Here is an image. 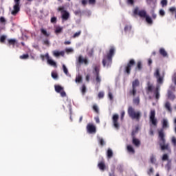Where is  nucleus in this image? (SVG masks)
I'll list each match as a JSON object with an SVG mask.
<instances>
[{
    "instance_id": "obj_1",
    "label": "nucleus",
    "mask_w": 176,
    "mask_h": 176,
    "mask_svg": "<svg viewBox=\"0 0 176 176\" xmlns=\"http://www.w3.org/2000/svg\"><path fill=\"white\" fill-rule=\"evenodd\" d=\"M158 144L161 151H168V152H171L170 144L167 143L166 141V134H164V130L163 129L158 131Z\"/></svg>"
},
{
    "instance_id": "obj_2",
    "label": "nucleus",
    "mask_w": 176,
    "mask_h": 176,
    "mask_svg": "<svg viewBox=\"0 0 176 176\" xmlns=\"http://www.w3.org/2000/svg\"><path fill=\"white\" fill-rule=\"evenodd\" d=\"M115 47H111L107 54L103 56L102 65L103 67H109L112 64V57L115 55Z\"/></svg>"
},
{
    "instance_id": "obj_3",
    "label": "nucleus",
    "mask_w": 176,
    "mask_h": 176,
    "mask_svg": "<svg viewBox=\"0 0 176 176\" xmlns=\"http://www.w3.org/2000/svg\"><path fill=\"white\" fill-rule=\"evenodd\" d=\"M128 115L132 119L137 120V122H140V120L141 119V112L135 111V109L131 106L128 108Z\"/></svg>"
},
{
    "instance_id": "obj_4",
    "label": "nucleus",
    "mask_w": 176,
    "mask_h": 176,
    "mask_svg": "<svg viewBox=\"0 0 176 176\" xmlns=\"http://www.w3.org/2000/svg\"><path fill=\"white\" fill-rule=\"evenodd\" d=\"M138 86H140V80L135 79L132 82V89L129 91L130 96L135 97V95L137 94V87H138Z\"/></svg>"
},
{
    "instance_id": "obj_5",
    "label": "nucleus",
    "mask_w": 176,
    "mask_h": 176,
    "mask_svg": "<svg viewBox=\"0 0 176 176\" xmlns=\"http://www.w3.org/2000/svg\"><path fill=\"white\" fill-rule=\"evenodd\" d=\"M135 65V60L134 59H131L125 67L124 72L127 74V75H130L131 74V67Z\"/></svg>"
},
{
    "instance_id": "obj_6",
    "label": "nucleus",
    "mask_w": 176,
    "mask_h": 176,
    "mask_svg": "<svg viewBox=\"0 0 176 176\" xmlns=\"http://www.w3.org/2000/svg\"><path fill=\"white\" fill-rule=\"evenodd\" d=\"M93 74L96 75V80L97 83H101V78H100V65H96L94 67Z\"/></svg>"
},
{
    "instance_id": "obj_7",
    "label": "nucleus",
    "mask_w": 176,
    "mask_h": 176,
    "mask_svg": "<svg viewBox=\"0 0 176 176\" xmlns=\"http://www.w3.org/2000/svg\"><path fill=\"white\" fill-rule=\"evenodd\" d=\"M154 76L156 78L157 83L160 85H163L164 76H160V70L159 69H155V72H154Z\"/></svg>"
},
{
    "instance_id": "obj_8",
    "label": "nucleus",
    "mask_w": 176,
    "mask_h": 176,
    "mask_svg": "<svg viewBox=\"0 0 176 176\" xmlns=\"http://www.w3.org/2000/svg\"><path fill=\"white\" fill-rule=\"evenodd\" d=\"M14 10L11 12L12 16H16L18 12H20V0H14Z\"/></svg>"
},
{
    "instance_id": "obj_9",
    "label": "nucleus",
    "mask_w": 176,
    "mask_h": 176,
    "mask_svg": "<svg viewBox=\"0 0 176 176\" xmlns=\"http://www.w3.org/2000/svg\"><path fill=\"white\" fill-rule=\"evenodd\" d=\"M133 14L135 16H140V17H144L145 18L147 15H146V11L142 10L138 11V8H135L133 10Z\"/></svg>"
},
{
    "instance_id": "obj_10",
    "label": "nucleus",
    "mask_w": 176,
    "mask_h": 176,
    "mask_svg": "<svg viewBox=\"0 0 176 176\" xmlns=\"http://www.w3.org/2000/svg\"><path fill=\"white\" fill-rule=\"evenodd\" d=\"M112 120H113V124L115 129H116V130H119V129L120 127V125L119 124V122H118L119 115L114 114L113 116Z\"/></svg>"
},
{
    "instance_id": "obj_11",
    "label": "nucleus",
    "mask_w": 176,
    "mask_h": 176,
    "mask_svg": "<svg viewBox=\"0 0 176 176\" xmlns=\"http://www.w3.org/2000/svg\"><path fill=\"white\" fill-rule=\"evenodd\" d=\"M156 116V111L155 110H151L150 113V122H151L153 126H157V120L155 118Z\"/></svg>"
},
{
    "instance_id": "obj_12",
    "label": "nucleus",
    "mask_w": 176,
    "mask_h": 176,
    "mask_svg": "<svg viewBox=\"0 0 176 176\" xmlns=\"http://www.w3.org/2000/svg\"><path fill=\"white\" fill-rule=\"evenodd\" d=\"M87 131L89 134H96L97 129L96 128V125L93 124H88L87 125Z\"/></svg>"
},
{
    "instance_id": "obj_13",
    "label": "nucleus",
    "mask_w": 176,
    "mask_h": 176,
    "mask_svg": "<svg viewBox=\"0 0 176 176\" xmlns=\"http://www.w3.org/2000/svg\"><path fill=\"white\" fill-rule=\"evenodd\" d=\"M45 58H46L47 63V64H49V65H51L52 67H57V63L54 60L50 59V56H49L48 53L45 54Z\"/></svg>"
},
{
    "instance_id": "obj_14",
    "label": "nucleus",
    "mask_w": 176,
    "mask_h": 176,
    "mask_svg": "<svg viewBox=\"0 0 176 176\" xmlns=\"http://www.w3.org/2000/svg\"><path fill=\"white\" fill-rule=\"evenodd\" d=\"M78 64H85V65H87L89 64V60L85 57L84 58L83 56L80 55L78 58Z\"/></svg>"
},
{
    "instance_id": "obj_15",
    "label": "nucleus",
    "mask_w": 176,
    "mask_h": 176,
    "mask_svg": "<svg viewBox=\"0 0 176 176\" xmlns=\"http://www.w3.org/2000/svg\"><path fill=\"white\" fill-rule=\"evenodd\" d=\"M160 86L157 85L156 87H155V89L154 91V94L155 96V98L157 100H159L160 98Z\"/></svg>"
},
{
    "instance_id": "obj_16",
    "label": "nucleus",
    "mask_w": 176,
    "mask_h": 176,
    "mask_svg": "<svg viewBox=\"0 0 176 176\" xmlns=\"http://www.w3.org/2000/svg\"><path fill=\"white\" fill-rule=\"evenodd\" d=\"M132 144L133 145L136 146V148H139V146L141 145V141L139 140V139H137L136 138H132Z\"/></svg>"
},
{
    "instance_id": "obj_17",
    "label": "nucleus",
    "mask_w": 176,
    "mask_h": 176,
    "mask_svg": "<svg viewBox=\"0 0 176 176\" xmlns=\"http://www.w3.org/2000/svg\"><path fill=\"white\" fill-rule=\"evenodd\" d=\"M153 89H155V87H153V85H152L151 82H148L147 87L146 88L147 93H152V91H153Z\"/></svg>"
},
{
    "instance_id": "obj_18",
    "label": "nucleus",
    "mask_w": 176,
    "mask_h": 176,
    "mask_svg": "<svg viewBox=\"0 0 176 176\" xmlns=\"http://www.w3.org/2000/svg\"><path fill=\"white\" fill-rule=\"evenodd\" d=\"M98 167L101 170V171H105L106 166L105 162L101 161L98 164Z\"/></svg>"
},
{
    "instance_id": "obj_19",
    "label": "nucleus",
    "mask_w": 176,
    "mask_h": 176,
    "mask_svg": "<svg viewBox=\"0 0 176 176\" xmlns=\"http://www.w3.org/2000/svg\"><path fill=\"white\" fill-rule=\"evenodd\" d=\"M53 54L55 57H59V56H64V54H65V52H64V51L59 52V51L55 50L53 52Z\"/></svg>"
},
{
    "instance_id": "obj_20",
    "label": "nucleus",
    "mask_w": 176,
    "mask_h": 176,
    "mask_svg": "<svg viewBox=\"0 0 176 176\" xmlns=\"http://www.w3.org/2000/svg\"><path fill=\"white\" fill-rule=\"evenodd\" d=\"M62 19L63 20H68L69 19V13L67 11H64V12L62 13Z\"/></svg>"
},
{
    "instance_id": "obj_21",
    "label": "nucleus",
    "mask_w": 176,
    "mask_h": 176,
    "mask_svg": "<svg viewBox=\"0 0 176 176\" xmlns=\"http://www.w3.org/2000/svg\"><path fill=\"white\" fill-rule=\"evenodd\" d=\"M55 91L56 93H61L63 90H64V87L60 86V85H55L54 86Z\"/></svg>"
},
{
    "instance_id": "obj_22",
    "label": "nucleus",
    "mask_w": 176,
    "mask_h": 176,
    "mask_svg": "<svg viewBox=\"0 0 176 176\" xmlns=\"http://www.w3.org/2000/svg\"><path fill=\"white\" fill-rule=\"evenodd\" d=\"M159 52L161 56H162L163 57H167V52H166V50H164V48H160Z\"/></svg>"
},
{
    "instance_id": "obj_23",
    "label": "nucleus",
    "mask_w": 176,
    "mask_h": 176,
    "mask_svg": "<svg viewBox=\"0 0 176 176\" xmlns=\"http://www.w3.org/2000/svg\"><path fill=\"white\" fill-rule=\"evenodd\" d=\"M8 46H14V45L17 43V41H16V39L10 38V39H8Z\"/></svg>"
},
{
    "instance_id": "obj_24",
    "label": "nucleus",
    "mask_w": 176,
    "mask_h": 176,
    "mask_svg": "<svg viewBox=\"0 0 176 176\" xmlns=\"http://www.w3.org/2000/svg\"><path fill=\"white\" fill-rule=\"evenodd\" d=\"M165 108L168 111V112H173V109H171V104H170V102H166L165 103Z\"/></svg>"
},
{
    "instance_id": "obj_25",
    "label": "nucleus",
    "mask_w": 176,
    "mask_h": 176,
    "mask_svg": "<svg viewBox=\"0 0 176 176\" xmlns=\"http://www.w3.org/2000/svg\"><path fill=\"white\" fill-rule=\"evenodd\" d=\"M162 129H168V121L166 119L162 120Z\"/></svg>"
},
{
    "instance_id": "obj_26",
    "label": "nucleus",
    "mask_w": 176,
    "mask_h": 176,
    "mask_svg": "<svg viewBox=\"0 0 176 176\" xmlns=\"http://www.w3.org/2000/svg\"><path fill=\"white\" fill-rule=\"evenodd\" d=\"M144 19H146V21L148 23V24H153V21H152V18H151L149 16L146 15Z\"/></svg>"
},
{
    "instance_id": "obj_27",
    "label": "nucleus",
    "mask_w": 176,
    "mask_h": 176,
    "mask_svg": "<svg viewBox=\"0 0 176 176\" xmlns=\"http://www.w3.org/2000/svg\"><path fill=\"white\" fill-rule=\"evenodd\" d=\"M150 162L152 164H155V163H156V157L155 155H153V154L150 157Z\"/></svg>"
},
{
    "instance_id": "obj_28",
    "label": "nucleus",
    "mask_w": 176,
    "mask_h": 176,
    "mask_svg": "<svg viewBox=\"0 0 176 176\" xmlns=\"http://www.w3.org/2000/svg\"><path fill=\"white\" fill-rule=\"evenodd\" d=\"M136 69H138V71H141V69H142V63L141 61L138 62Z\"/></svg>"
},
{
    "instance_id": "obj_29",
    "label": "nucleus",
    "mask_w": 176,
    "mask_h": 176,
    "mask_svg": "<svg viewBox=\"0 0 176 176\" xmlns=\"http://www.w3.org/2000/svg\"><path fill=\"white\" fill-rule=\"evenodd\" d=\"M112 156H113V152H112V150H111V148H109L107 150V157H109V159H111Z\"/></svg>"
},
{
    "instance_id": "obj_30",
    "label": "nucleus",
    "mask_w": 176,
    "mask_h": 176,
    "mask_svg": "<svg viewBox=\"0 0 176 176\" xmlns=\"http://www.w3.org/2000/svg\"><path fill=\"white\" fill-rule=\"evenodd\" d=\"M127 151H128V152H130L131 153H135V151L134 150L133 146H131V145L127 146Z\"/></svg>"
},
{
    "instance_id": "obj_31",
    "label": "nucleus",
    "mask_w": 176,
    "mask_h": 176,
    "mask_svg": "<svg viewBox=\"0 0 176 176\" xmlns=\"http://www.w3.org/2000/svg\"><path fill=\"white\" fill-rule=\"evenodd\" d=\"M133 104H135V105H139V104H140V97H137V98H133Z\"/></svg>"
},
{
    "instance_id": "obj_32",
    "label": "nucleus",
    "mask_w": 176,
    "mask_h": 176,
    "mask_svg": "<svg viewBox=\"0 0 176 176\" xmlns=\"http://www.w3.org/2000/svg\"><path fill=\"white\" fill-rule=\"evenodd\" d=\"M60 32H63V28L61 27H56L55 30L56 34H60Z\"/></svg>"
},
{
    "instance_id": "obj_33",
    "label": "nucleus",
    "mask_w": 176,
    "mask_h": 176,
    "mask_svg": "<svg viewBox=\"0 0 176 176\" xmlns=\"http://www.w3.org/2000/svg\"><path fill=\"white\" fill-rule=\"evenodd\" d=\"M138 133V127H136V129L135 131H132L131 132V137L132 138H135V134Z\"/></svg>"
},
{
    "instance_id": "obj_34",
    "label": "nucleus",
    "mask_w": 176,
    "mask_h": 176,
    "mask_svg": "<svg viewBox=\"0 0 176 176\" xmlns=\"http://www.w3.org/2000/svg\"><path fill=\"white\" fill-rule=\"evenodd\" d=\"M29 57H30V55H28V54H25L22 56H20L19 58H21V60H27V58H28Z\"/></svg>"
},
{
    "instance_id": "obj_35",
    "label": "nucleus",
    "mask_w": 176,
    "mask_h": 176,
    "mask_svg": "<svg viewBox=\"0 0 176 176\" xmlns=\"http://www.w3.org/2000/svg\"><path fill=\"white\" fill-rule=\"evenodd\" d=\"M162 162H166V161L168 160V155H167L166 153L162 155Z\"/></svg>"
},
{
    "instance_id": "obj_36",
    "label": "nucleus",
    "mask_w": 176,
    "mask_h": 176,
    "mask_svg": "<svg viewBox=\"0 0 176 176\" xmlns=\"http://www.w3.org/2000/svg\"><path fill=\"white\" fill-rule=\"evenodd\" d=\"M41 32L45 35V36H49V33H47V31H46V30L41 28Z\"/></svg>"
},
{
    "instance_id": "obj_37",
    "label": "nucleus",
    "mask_w": 176,
    "mask_h": 176,
    "mask_svg": "<svg viewBox=\"0 0 176 176\" xmlns=\"http://www.w3.org/2000/svg\"><path fill=\"white\" fill-rule=\"evenodd\" d=\"M76 83H80L82 82V76H78V77L76 78Z\"/></svg>"
},
{
    "instance_id": "obj_38",
    "label": "nucleus",
    "mask_w": 176,
    "mask_h": 176,
    "mask_svg": "<svg viewBox=\"0 0 176 176\" xmlns=\"http://www.w3.org/2000/svg\"><path fill=\"white\" fill-rule=\"evenodd\" d=\"M129 31H131V25H126L124 27V32H128Z\"/></svg>"
},
{
    "instance_id": "obj_39",
    "label": "nucleus",
    "mask_w": 176,
    "mask_h": 176,
    "mask_svg": "<svg viewBox=\"0 0 176 176\" xmlns=\"http://www.w3.org/2000/svg\"><path fill=\"white\" fill-rule=\"evenodd\" d=\"M171 142H172L173 146H175L176 148V138L175 136L172 137Z\"/></svg>"
},
{
    "instance_id": "obj_40",
    "label": "nucleus",
    "mask_w": 176,
    "mask_h": 176,
    "mask_svg": "<svg viewBox=\"0 0 176 176\" xmlns=\"http://www.w3.org/2000/svg\"><path fill=\"white\" fill-rule=\"evenodd\" d=\"M93 109L96 113H100V111L98 110V107L96 104L93 106Z\"/></svg>"
},
{
    "instance_id": "obj_41",
    "label": "nucleus",
    "mask_w": 176,
    "mask_h": 176,
    "mask_svg": "<svg viewBox=\"0 0 176 176\" xmlns=\"http://www.w3.org/2000/svg\"><path fill=\"white\" fill-rule=\"evenodd\" d=\"M5 41H6V36L3 35L0 37V42L1 43H5Z\"/></svg>"
},
{
    "instance_id": "obj_42",
    "label": "nucleus",
    "mask_w": 176,
    "mask_h": 176,
    "mask_svg": "<svg viewBox=\"0 0 176 176\" xmlns=\"http://www.w3.org/2000/svg\"><path fill=\"white\" fill-rule=\"evenodd\" d=\"M99 144L101 145V146H104L105 145V141H104V139L100 138H99Z\"/></svg>"
},
{
    "instance_id": "obj_43",
    "label": "nucleus",
    "mask_w": 176,
    "mask_h": 176,
    "mask_svg": "<svg viewBox=\"0 0 176 176\" xmlns=\"http://www.w3.org/2000/svg\"><path fill=\"white\" fill-rule=\"evenodd\" d=\"M80 34H82V31H78L77 32H76L74 35H73V38H78V36H80Z\"/></svg>"
},
{
    "instance_id": "obj_44",
    "label": "nucleus",
    "mask_w": 176,
    "mask_h": 176,
    "mask_svg": "<svg viewBox=\"0 0 176 176\" xmlns=\"http://www.w3.org/2000/svg\"><path fill=\"white\" fill-rule=\"evenodd\" d=\"M63 69L65 75H68V69H67V67L65 66V65H63Z\"/></svg>"
},
{
    "instance_id": "obj_45",
    "label": "nucleus",
    "mask_w": 176,
    "mask_h": 176,
    "mask_svg": "<svg viewBox=\"0 0 176 176\" xmlns=\"http://www.w3.org/2000/svg\"><path fill=\"white\" fill-rule=\"evenodd\" d=\"M104 96H105V94L103 91H100L98 94V98H104Z\"/></svg>"
},
{
    "instance_id": "obj_46",
    "label": "nucleus",
    "mask_w": 176,
    "mask_h": 176,
    "mask_svg": "<svg viewBox=\"0 0 176 176\" xmlns=\"http://www.w3.org/2000/svg\"><path fill=\"white\" fill-rule=\"evenodd\" d=\"M52 77L53 79H57V78H58V75L56 72H52Z\"/></svg>"
},
{
    "instance_id": "obj_47",
    "label": "nucleus",
    "mask_w": 176,
    "mask_h": 176,
    "mask_svg": "<svg viewBox=\"0 0 176 176\" xmlns=\"http://www.w3.org/2000/svg\"><path fill=\"white\" fill-rule=\"evenodd\" d=\"M148 175H152L153 174V168H150L147 171Z\"/></svg>"
},
{
    "instance_id": "obj_48",
    "label": "nucleus",
    "mask_w": 176,
    "mask_h": 176,
    "mask_svg": "<svg viewBox=\"0 0 176 176\" xmlns=\"http://www.w3.org/2000/svg\"><path fill=\"white\" fill-rule=\"evenodd\" d=\"M108 97H109L110 101L113 100V95L112 94V92H109Z\"/></svg>"
},
{
    "instance_id": "obj_49",
    "label": "nucleus",
    "mask_w": 176,
    "mask_h": 176,
    "mask_svg": "<svg viewBox=\"0 0 176 176\" xmlns=\"http://www.w3.org/2000/svg\"><path fill=\"white\" fill-rule=\"evenodd\" d=\"M51 23H52L53 24H55V23H57V18L56 16L52 17Z\"/></svg>"
},
{
    "instance_id": "obj_50",
    "label": "nucleus",
    "mask_w": 176,
    "mask_h": 176,
    "mask_svg": "<svg viewBox=\"0 0 176 176\" xmlns=\"http://www.w3.org/2000/svg\"><path fill=\"white\" fill-rule=\"evenodd\" d=\"M81 91L82 94H85V93H86V85H82Z\"/></svg>"
},
{
    "instance_id": "obj_51",
    "label": "nucleus",
    "mask_w": 176,
    "mask_h": 176,
    "mask_svg": "<svg viewBox=\"0 0 176 176\" xmlns=\"http://www.w3.org/2000/svg\"><path fill=\"white\" fill-rule=\"evenodd\" d=\"M161 5L162 6H167V0H162Z\"/></svg>"
},
{
    "instance_id": "obj_52",
    "label": "nucleus",
    "mask_w": 176,
    "mask_h": 176,
    "mask_svg": "<svg viewBox=\"0 0 176 176\" xmlns=\"http://www.w3.org/2000/svg\"><path fill=\"white\" fill-rule=\"evenodd\" d=\"M58 12H60V13H64V12H67L66 10H64V7H59L58 8Z\"/></svg>"
},
{
    "instance_id": "obj_53",
    "label": "nucleus",
    "mask_w": 176,
    "mask_h": 176,
    "mask_svg": "<svg viewBox=\"0 0 176 176\" xmlns=\"http://www.w3.org/2000/svg\"><path fill=\"white\" fill-rule=\"evenodd\" d=\"M65 52L66 53H72V52H74V50L72 48H66Z\"/></svg>"
},
{
    "instance_id": "obj_54",
    "label": "nucleus",
    "mask_w": 176,
    "mask_h": 176,
    "mask_svg": "<svg viewBox=\"0 0 176 176\" xmlns=\"http://www.w3.org/2000/svg\"><path fill=\"white\" fill-rule=\"evenodd\" d=\"M59 93L60 94L61 97H67V94L65 92L64 90Z\"/></svg>"
},
{
    "instance_id": "obj_55",
    "label": "nucleus",
    "mask_w": 176,
    "mask_h": 176,
    "mask_svg": "<svg viewBox=\"0 0 176 176\" xmlns=\"http://www.w3.org/2000/svg\"><path fill=\"white\" fill-rule=\"evenodd\" d=\"M89 5H96V0H89Z\"/></svg>"
},
{
    "instance_id": "obj_56",
    "label": "nucleus",
    "mask_w": 176,
    "mask_h": 176,
    "mask_svg": "<svg viewBox=\"0 0 176 176\" xmlns=\"http://www.w3.org/2000/svg\"><path fill=\"white\" fill-rule=\"evenodd\" d=\"M85 80L87 82H90V74H87L86 76H85Z\"/></svg>"
},
{
    "instance_id": "obj_57",
    "label": "nucleus",
    "mask_w": 176,
    "mask_h": 176,
    "mask_svg": "<svg viewBox=\"0 0 176 176\" xmlns=\"http://www.w3.org/2000/svg\"><path fill=\"white\" fill-rule=\"evenodd\" d=\"M125 114H126V112H124V111H122L121 112V120H123Z\"/></svg>"
},
{
    "instance_id": "obj_58",
    "label": "nucleus",
    "mask_w": 176,
    "mask_h": 176,
    "mask_svg": "<svg viewBox=\"0 0 176 176\" xmlns=\"http://www.w3.org/2000/svg\"><path fill=\"white\" fill-rule=\"evenodd\" d=\"M127 3L129 5H134V0H127Z\"/></svg>"
},
{
    "instance_id": "obj_59",
    "label": "nucleus",
    "mask_w": 176,
    "mask_h": 176,
    "mask_svg": "<svg viewBox=\"0 0 176 176\" xmlns=\"http://www.w3.org/2000/svg\"><path fill=\"white\" fill-rule=\"evenodd\" d=\"M6 19L3 16L0 17V23H6Z\"/></svg>"
},
{
    "instance_id": "obj_60",
    "label": "nucleus",
    "mask_w": 176,
    "mask_h": 176,
    "mask_svg": "<svg viewBox=\"0 0 176 176\" xmlns=\"http://www.w3.org/2000/svg\"><path fill=\"white\" fill-rule=\"evenodd\" d=\"M160 16H164L165 14H166V12H164V10H160Z\"/></svg>"
},
{
    "instance_id": "obj_61",
    "label": "nucleus",
    "mask_w": 176,
    "mask_h": 176,
    "mask_svg": "<svg viewBox=\"0 0 176 176\" xmlns=\"http://www.w3.org/2000/svg\"><path fill=\"white\" fill-rule=\"evenodd\" d=\"M43 44H44V45H46L47 46H49V44H50L49 40H45V41H43Z\"/></svg>"
},
{
    "instance_id": "obj_62",
    "label": "nucleus",
    "mask_w": 176,
    "mask_h": 176,
    "mask_svg": "<svg viewBox=\"0 0 176 176\" xmlns=\"http://www.w3.org/2000/svg\"><path fill=\"white\" fill-rule=\"evenodd\" d=\"M149 135H154L153 129H150V131H149Z\"/></svg>"
},
{
    "instance_id": "obj_63",
    "label": "nucleus",
    "mask_w": 176,
    "mask_h": 176,
    "mask_svg": "<svg viewBox=\"0 0 176 176\" xmlns=\"http://www.w3.org/2000/svg\"><path fill=\"white\" fill-rule=\"evenodd\" d=\"M95 120L96 123H100V118L98 117H96Z\"/></svg>"
},
{
    "instance_id": "obj_64",
    "label": "nucleus",
    "mask_w": 176,
    "mask_h": 176,
    "mask_svg": "<svg viewBox=\"0 0 176 176\" xmlns=\"http://www.w3.org/2000/svg\"><path fill=\"white\" fill-rule=\"evenodd\" d=\"M148 65H152V59L151 58H149L148 60Z\"/></svg>"
}]
</instances>
